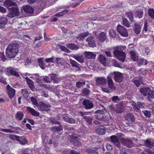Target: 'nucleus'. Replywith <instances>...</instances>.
<instances>
[{
  "mask_svg": "<svg viewBox=\"0 0 154 154\" xmlns=\"http://www.w3.org/2000/svg\"><path fill=\"white\" fill-rule=\"evenodd\" d=\"M89 91L86 88L82 90L83 94L85 95H87L89 94Z\"/></svg>",
  "mask_w": 154,
  "mask_h": 154,
  "instance_id": "774afa93",
  "label": "nucleus"
},
{
  "mask_svg": "<svg viewBox=\"0 0 154 154\" xmlns=\"http://www.w3.org/2000/svg\"><path fill=\"white\" fill-rule=\"evenodd\" d=\"M89 46L91 47H94L96 46L94 39L93 37H90L86 40Z\"/></svg>",
  "mask_w": 154,
  "mask_h": 154,
  "instance_id": "4468645a",
  "label": "nucleus"
},
{
  "mask_svg": "<svg viewBox=\"0 0 154 154\" xmlns=\"http://www.w3.org/2000/svg\"><path fill=\"white\" fill-rule=\"evenodd\" d=\"M106 128L103 125L99 126L98 127L96 130V131L97 133L99 134L103 135L105 133Z\"/></svg>",
  "mask_w": 154,
  "mask_h": 154,
  "instance_id": "4be33fe9",
  "label": "nucleus"
},
{
  "mask_svg": "<svg viewBox=\"0 0 154 154\" xmlns=\"http://www.w3.org/2000/svg\"><path fill=\"white\" fill-rule=\"evenodd\" d=\"M24 116L23 112L21 111H18L15 115V118L17 120L20 121L23 119Z\"/></svg>",
  "mask_w": 154,
  "mask_h": 154,
  "instance_id": "7c9ffc66",
  "label": "nucleus"
},
{
  "mask_svg": "<svg viewBox=\"0 0 154 154\" xmlns=\"http://www.w3.org/2000/svg\"><path fill=\"white\" fill-rule=\"evenodd\" d=\"M11 11L8 16L11 18L17 16L19 14V9L17 7L11 8L10 9Z\"/></svg>",
  "mask_w": 154,
  "mask_h": 154,
  "instance_id": "0eeeda50",
  "label": "nucleus"
},
{
  "mask_svg": "<svg viewBox=\"0 0 154 154\" xmlns=\"http://www.w3.org/2000/svg\"><path fill=\"white\" fill-rule=\"evenodd\" d=\"M79 139L77 137L74 136L72 138L71 141L75 145L79 146L81 145V143Z\"/></svg>",
  "mask_w": 154,
  "mask_h": 154,
  "instance_id": "c9c22d12",
  "label": "nucleus"
},
{
  "mask_svg": "<svg viewBox=\"0 0 154 154\" xmlns=\"http://www.w3.org/2000/svg\"><path fill=\"white\" fill-rule=\"evenodd\" d=\"M63 119L70 123H73L75 122L74 119L70 118L68 115L66 114H63L62 116Z\"/></svg>",
  "mask_w": 154,
  "mask_h": 154,
  "instance_id": "412c9836",
  "label": "nucleus"
},
{
  "mask_svg": "<svg viewBox=\"0 0 154 154\" xmlns=\"http://www.w3.org/2000/svg\"><path fill=\"white\" fill-rule=\"evenodd\" d=\"M131 58L134 61H136L138 59V54L136 53L134 51H131L130 52Z\"/></svg>",
  "mask_w": 154,
  "mask_h": 154,
  "instance_id": "2f4dec72",
  "label": "nucleus"
},
{
  "mask_svg": "<svg viewBox=\"0 0 154 154\" xmlns=\"http://www.w3.org/2000/svg\"><path fill=\"white\" fill-rule=\"evenodd\" d=\"M149 15L152 18H154V10L153 8H149L148 10Z\"/></svg>",
  "mask_w": 154,
  "mask_h": 154,
  "instance_id": "c03bdc74",
  "label": "nucleus"
},
{
  "mask_svg": "<svg viewBox=\"0 0 154 154\" xmlns=\"http://www.w3.org/2000/svg\"><path fill=\"white\" fill-rule=\"evenodd\" d=\"M111 99L114 102H116L120 100V99L119 98L118 96H115L112 97Z\"/></svg>",
  "mask_w": 154,
  "mask_h": 154,
  "instance_id": "603ef678",
  "label": "nucleus"
},
{
  "mask_svg": "<svg viewBox=\"0 0 154 154\" xmlns=\"http://www.w3.org/2000/svg\"><path fill=\"white\" fill-rule=\"evenodd\" d=\"M15 4V3L12 2L11 0H6L4 3V5L5 6H10Z\"/></svg>",
  "mask_w": 154,
  "mask_h": 154,
  "instance_id": "58836bf2",
  "label": "nucleus"
},
{
  "mask_svg": "<svg viewBox=\"0 0 154 154\" xmlns=\"http://www.w3.org/2000/svg\"><path fill=\"white\" fill-rule=\"evenodd\" d=\"M85 84V82H78L76 83V85L77 87L79 88L84 85Z\"/></svg>",
  "mask_w": 154,
  "mask_h": 154,
  "instance_id": "680f3d73",
  "label": "nucleus"
},
{
  "mask_svg": "<svg viewBox=\"0 0 154 154\" xmlns=\"http://www.w3.org/2000/svg\"><path fill=\"white\" fill-rule=\"evenodd\" d=\"M8 20L6 17H1L0 18V28H4Z\"/></svg>",
  "mask_w": 154,
  "mask_h": 154,
  "instance_id": "b1692460",
  "label": "nucleus"
},
{
  "mask_svg": "<svg viewBox=\"0 0 154 154\" xmlns=\"http://www.w3.org/2000/svg\"><path fill=\"white\" fill-rule=\"evenodd\" d=\"M126 16L129 18L130 21L131 22H132L133 21V17L132 12L131 11L127 12H126Z\"/></svg>",
  "mask_w": 154,
  "mask_h": 154,
  "instance_id": "37998d69",
  "label": "nucleus"
},
{
  "mask_svg": "<svg viewBox=\"0 0 154 154\" xmlns=\"http://www.w3.org/2000/svg\"><path fill=\"white\" fill-rule=\"evenodd\" d=\"M83 118L88 123H90L92 121V119L88 116H85L83 117Z\"/></svg>",
  "mask_w": 154,
  "mask_h": 154,
  "instance_id": "3c124183",
  "label": "nucleus"
},
{
  "mask_svg": "<svg viewBox=\"0 0 154 154\" xmlns=\"http://www.w3.org/2000/svg\"><path fill=\"white\" fill-rule=\"evenodd\" d=\"M51 79L52 80H53L54 82L55 83L57 82V78L56 75L55 74H52L51 76Z\"/></svg>",
  "mask_w": 154,
  "mask_h": 154,
  "instance_id": "8fccbe9b",
  "label": "nucleus"
},
{
  "mask_svg": "<svg viewBox=\"0 0 154 154\" xmlns=\"http://www.w3.org/2000/svg\"><path fill=\"white\" fill-rule=\"evenodd\" d=\"M126 47L125 46H120L117 47L114 51L115 56L120 61L122 62L125 61V54L124 52Z\"/></svg>",
  "mask_w": 154,
  "mask_h": 154,
  "instance_id": "20e7f679",
  "label": "nucleus"
},
{
  "mask_svg": "<svg viewBox=\"0 0 154 154\" xmlns=\"http://www.w3.org/2000/svg\"><path fill=\"white\" fill-rule=\"evenodd\" d=\"M87 151L89 154H99L97 152H96L90 149H87Z\"/></svg>",
  "mask_w": 154,
  "mask_h": 154,
  "instance_id": "0e129e2a",
  "label": "nucleus"
},
{
  "mask_svg": "<svg viewBox=\"0 0 154 154\" xmlns=\"http://www.w3.org/2000/svg\"><path fill=\"white\" fill-rule=\"evenodd\" d=\"M142 82V81L140 79L136 80H135L134 82V84L137 87L139 86L141 84Z\"/></svg>",
  "mask_w": 154,
  "mask_h": 154,
  "instance_id": "864d4df0",
  "label": "nucleus"
},
{
  "mask_svg": "<svg viewBox=\"0 0 154 154\" xmlns=\"http://www.w3.org/2000/svg\"><path fill=\"white\" fill-rule=\"evenodd\" d=\"M26 109L27 111L33 116H37L39 114L38 112L36 111L34 109L30 107H27Z\"/></svg>",
  "mask_w": 154,
  "mask_h": 154,
  "instance_id": "6ab92c4d",
  "label": "nucleus"
},
{
  "mask_svg": "<svg viewBox=\"0 0 154 154\" xmlns=\"http://www.w3.org/2000/svg\"><path fill=\"white\" fill-rule=\"evenodd\" d=\"M69 62L73 67H78L79 64L78 63L75 61L72 60L71 59H69Z\"/></svg>",
  "mask_w": 154,
  "mask_h": 154,
  "instance_id": "79ce46f5",
  "label": "nucleus"
},
{
  "mask_svg": "<svg viewBox=\"0 0 154 154\" xmlns=\"http://www.w3.org/2000/svg\"><path fill=\"white\" fill-rule=\"evenodd\" d=\"M148 97L149 100L153 99L154 98V91L151 90L150 89L148 93Z\"/></svg>",
  "mask_w": 154,
  "mask_h": 154,
  "instance_id": "a19ab883",
  "label": "nucleus"
},
{
  "mask_svg": "<svg viewBox=\"0 0 154 154\" xmlns=\"http://www.w3.org/2000/svg\"><path fill=\"white\" fill-rule=\"evenodd\" d=\"M117 30L119 33L123 37H127L128 35L127 31L125 28L123 26L118 25L117 28Z\"/></svg>",
  "mask_w": 154,
  "mask_h": 154,
  "instance_id": "6e6552de",
  "label": "nucleus"
},
{
  "mask_svg": "<svg viewBox=\"0 0 154 154\" xmlns=\"http://www.w3.org/2000/svg\"><path fill=\"white\" fill-rule=\"evenodd\" d=\"M150 88H141L140 90V93L144 96H146L147 93H148Z\"/></svg>",
  "mask_w": 154,
  "mask_h": 154,
  "instance_id": "f704fd0d",
  "label": "nucleus"
},
{
  "mask_svg": "<svg viewBox=\"0 0 154 154\" xmlns=\"http://www.w3.org/2000/svg\"><path fill=\"white\" fill-rule=\"evenodd\" d=\"M83 104L86 109H89L93 107V104L89 100H84L83 102Z\"/></svg>",
  "mask_w": 154,
  "mask_h": 154,
  "instance_id": "2eb2a0df",
  "label": "nucleus"
},
{
  "mask_svg": "<svg viewBox=\"0 0 154 154\" xmlns=\"http://www.w3.org/2000/svg\"><path fill=\"white\" fill-rule=\"evenodd\" d=\"M137 62H138V64L139 65L142 64L144 61H145L146 62L145 64L146 65L147 64V63L146 61V60H145L138 58V59H137Z\"/></svg>",
  "mask_w": 154,
  "mask_h": 154,
  "instance_id": "bf43d9fd",
  "label": "nucleus"
},
{
  "mask_svg": "<svg viewBox=\"0 0 154 154\" xmlns=\"http://www.w3.org/2000/svg\"><path fill=\"white\" fill-rule=\"evenodd\" d=\"M66 47L71 49L77 50L79 49L78 46L73 44H69L66 45Z\"/></svg>",
  "mask_w": 154,
  "mask_h": 154,
  "instance_id": "e433bc0d",
  "label": "nucleus"
},
{
  "mask_svg": "<svg viewBox=\"0 0 154 154\" xmlns=\"http://www.w3.org/2000/svg\"><path fill=\"white\" fill-rule=\"evenodd\" d=\"M122 22L123 25L127 27H129L130 26L129 22L126 18L123 19Z\"/></svg>",
  "mask_w": 154,
  "mask_h": 154,
  "instance_id": "a18cd8bd",
  "label": "nucleus"
},
{
  "mask_svg": "<svg viewBox=\"0 0 154 154\" xmlns=\"http://www.w3.org/2000/svg\"><path fill=\"white\" fill-rule=\"evenodd\" d=\"M19 45L15 43L10 44L6 49V56L9 58L14 57L20 50Z\"/></svg>",
  "mask_w": 154,
  "mask_h": 154,
  "instance_id": "f257e3e1",
  "label": "nucleus"
},
{
  "mask_svg": "<svg viewBox=\"0 0 154 154\" xmlns=\"http://www.w3.org/2000/svg\"><path fill=\"white\" fill-rule=\"evenodd\" d=\"M0 82L3 83L5 85H6L7 83L6 81V78L3 76H0Z\"/></svg>",
  "mask_w": 154,
  "mask_h": 154,
  "instance_id": "13d9d810",
  "label": "nucleus"
},
{
  "mask_svg": "<svg viewBox=\"0 0 154 154\" xmlns=\"http://www.w3.org/2000/svg\"><path fill=\"white\" fill-rule=\"evenodd\" d=\"M114 74V79L115 81L117 82H121L122 79L123 75L122 74L119 72H115Z\"/></svg>",
  "mask_w": 154,
  "mask_h": 154,
  "instance_id": "1a4fd4ad",
  "label": "nucleus"
},
{
  "mask_svg": "<svg viewBox=\"0 0 154 154\" xmlns=\"http://www.w3.org/2000/svg\"><path fill=\"white\" fill-rule=\"evenodd\" d=\"M89 35L88 32H84L83 33H80L78 35L77 37V39L79 40H82L84 38Z\"/></svg>",
  "mask_w": 154,
  "mask_h": 154,
  "instance_id": "473e14b6",
  "label": "nucleus"
},
{
  "mask_svg": "<svg viewBox=\"0 0 154 154\" xmlns=\"http://www.w3.org/2000/svg\"><path fill=\"white\" fill-rule=\"evenodd\" d=\"M22 93L24 97H26L28 95V91L26 89H22Z\"/></svg>",
  "mask_w": 154,
  "mask_h": 154,
  "instance_id": "052dcab7",
  "label": "nucleus"
},
{
  "mask_svg": "<svg viewBox=\"0 0 154 154\" xmlns=\"http://www.w3.org/2000/svg\"><path fill=\"white\" fill-rule=\"evenodd\" d=\"M153 150L154 151V148L152 150L146 149L145 151L148 154H154Z\"/></svg>",
  "mask_w": 154,
  "mask_h": 154,
  "instance_id": "338daca9",
  "label": "nucleus"
},
{
  "mask_svg": "<svg viewBox=\"0 0 154 154\" xmlns=\"http://www.w3.org/2000/svg\"><path fill=\"white\" fill-rule=\"evenodd\" d=\"M38 63H39V65L41 68L42 69H44L45 68L44 64H43L44 62L41 59H39L38 60Z\"/></svg>",
  "mask_w": 154,
  "mask_h": 154,
  "instance_id": "5fc2aeb1",
  "label": "nucleus"
},
{
  "mask_svg": "<svg viewBox=\"0 0 154 154\" xmlns=\"http://www.w3.org/2000/svg\"><path fill=\"white\" fill-rule=\"evenodd\" d=\"M121 141L123 144L128 147H131L132 146L131 141L128 139L122 138Z\"/></svg>",
  "mask_w": 154,
  "mask_h": 154,
  "instance_id": "ddd939ff",
  "label": "nucleus"
},
{
  "mask_svg": "<svg viewBox=\"0 0 154 154\" xmlns=\"http://www.w3.org/2000/svg\"><path fill=\"white\" fill-rule=\"evenodd\" d=\"M61 126L58 127H54L52 128V131H61L62 130Z\"/></svg>",
  "mask_w": 154,
  "mask_h": 154,
  "instance_id": "e2e57ef3",
  "label": "nucleus"
},
{
  "mask_svg": "<svg viewBox=\"0 0 154 154\" xmlns=\"http://www.w3.org/2000/svg\"><path fill=\"white\" fill-rule=\"evenodd\" d=\"M125 119L130 122H133L135 121V118L133 114L128 113L125 116Z\"/></svg>",
  "mask_w": 154,
  "mask_h": 154,
  "instance_id": "bb28decb",
  "label": "nucleus"
},
{
  "mask_svg": "<svg viewBox=\"0 0 154 154\" xmlns=\"http://www.w3.org/2000/svg\"><path fill=\"white\" fill-rule=\"evenodd\" d=\"M1 131H2L8 133H13L15 132V131L9 129H1Z\"/></svg>",
  "mask_w": 154,
  "mask_h": 154,
  "instance_id": "6e6d98bb",
  "label": "nucleus"
},
{
  "mask_svg": "<svg viewBox=\"0 0 154 154\" xmlns=\"http://www.w3.org/2000/svg\"><path fill=\"white\" fill-rule=\"evenodd\" d=\"M25 79L27 81V84L30 88L32 90L34 91L35 89L33 85V81L27 77H26Z\"/></svg>",
  "mask_w": 154,
  "mask_h": 154,
  "instance_id": "a878e982",
  "label": "nucleus"
},
{
  "mask_svg": "<svg viewBox=\"0 0 154 154\" xmlns=\"http://www.w3.org/2000/svg\"><path fill=\"white\" fill-rule=\"evenodd\" d=\"M142 25L134 23V30L137 35H138L140 32V29L142 27Z\"/></svg>",
  "mask_w": 154,
  "mask_h": 154,
  "instance_id": "393cba45",
  "label": "nucleus"
},
{
  "mask_svg": "<svg viewBox=\"0 0 154 154\" xmlns=\"http://www.w3.org/2000/svg\"><path fill=\"white\" fill-rule=\"evenodd\" d=\"M109 33L110 36L113 38H115L116 36V33L115 31L113 29L110 30Z\"/></svg>",
  "mask_w": 154,
  "mask_h": 154,
  "instance_id": "49530a36",
  "label": "nucleus"
},
{
  "mask_svg": "<svg viewBox=\"0 0 154 154\" xmlns=\"http://www.w3.org/2000/svg\"><path fill=\"white\" fill-rule=\"evenodd\" d=\"M145 116L146 117H149L151 116L150 112L149 111L146 110L143 111Z\"/></svg>",
  "mask_w": 154,
  "mask_h": 154,
  "instance_id": "69168bd1",
  "label": "nucleus"
},
{
  "mask_svg": "<svg viewBox=\"0 0 154 154\" xmlns=\"http://www.w3.org/2000/svg\"><path fill=\"white\" fill-rule=\"evenodd\" d=\"M70 57L73 58L77 61L81 63H83L84 62L83 57L82 55H79L77 54L70 55Z\"/></svg>",
  "mask_w": 154,
  "mask_h": 154,
  "instance_id": "dca6fc26",
  "label": "nucleus"
},
{
  "mask_svg": "<svg viewBox=\"0 0 154 154\" xmlns=\"http://www.w3.org/2000/svg\"><path fill=\"white\" fill-rule=\"evenodd\" d=\"M110 139L112 142L114 143L117 146H119V142L117 137L115 135H112L110 137Z\"/></svg>",
  "mask_w": 154,
  "mask_h": 154,
  "instance_id": "c85d7f7f",
  "label": "nucleus"
},
{
  "mask_svg": "<svg viewBox=\"0 0 154 154\" xmlns=\"http://www.w3.org/2000/svg\"><path fill=\"white\" fill-rule=\"evenodd\" d=\"M114 109L116 112L117 113H121L124 110V106L121 104H119L116 105Z\"/></svg>",
  "mask_w": 154,
  "mask_h": 154,
  "instance_id": "aec40b11",
  "label": "nucleus"
},
{
  "mask_svg": "<svg viewBox=\"0 0 154 154\" xmlns=\"http://www.w3.org/2000/svg\"><path fill=\"white\" fill-rule=\"evenodd\" d=\"M106 58L104 55L101 54L99 56V60L100 62L104 65L106 64Z\"/></svg>",
  "mask_w": 154,
  "mask_h": 154,
  "instance_id": "ea45409f",
  "label": "nucleus"
},
{
  "mask_svg": "<svg viewBox=\"0 0 154 154\" xmlns=\"http://www.w3.org/2000/svg\"><path fill=\"white\" fill-rule=\"evenodd\" d=\"M31 100L33 104L35 105L38 107V103L37 102L36 99L33 97H31Z\"/></svg>",
  "mask_w": 154,
  "mask_h": 154,
  "instance_id": "de8ad7c7",
  "label": "nucleus"
},
{
  "mask_svg": "<svg viewBox=\"0 0 154 154\" xmlns=\"http://www.w3.org/2000/svg\"><path fill=\"white\" fill-rule=\"evenodd\" d=\"M21 10L23 13L31 14L33 12V10L30 6L26 5L21 8Z\"/></svg>",
  "mask_w": 154,
  "mask_h": 154,
  "instance_id": "f8f14e48",
  "label": "nucleus"
},
{
  "mask_svg": "<svg viewBox=\"0 0 154 154\" xmlns=\"http://www.w3.org/2000/svg\"><path fill=\"white\" fill-rule=\"evenodd\" d=\"M19 45L15 43L10 44L6 49V56L9 58L14 57L20 50Z\"/></svg>",
  "mask_w": 154,
  "mask_h": 154,
  "instance_id": "7ed1b4c3",
  "label": "nucleus"
},
{
  "mask_svg": "<svg viewBox=\"0 0 154 154\" xmlns=\"http://www.w3.org/2000/svg\"><path fill=\"white\" fill-rule=\"evenodd\" d=\"M99 39L101 42L106 41L107 42L106 34L105 33L102 32L100 33L99 35Z\"/></svg>",
  "mask_w": 154,
  "mask_h": 154,
  "instance_id": "72a5a7b5",
  "label": "nucleus"
},
{
  "mask_svg": "<svg viewBox=\"0 0 154 154\" xmlns=\"http://www.w3.org/2000/svg\"><path fill=\"white\" fill-rule=\"evenodd\" d=\"M54 57H51L50 58H46L45 59V61L47 63H52L54 62Z\"/></svg>",
  "mask_w": 154,
  "mask_h": 154,
  "instance_id": "4d7b16f0",
  "label": "nucleus"
},
{
  "mask_svg": "<svg viewBox=\"0 0 154 154\" xmlns=\"http://www.w3.org/2000/svg\"><path fill=\"white\" fill-rule=\"evenodd\" d=\"M51 106L48 103L40 102L38 103V108L40 110L47 111L50 109Z\"/></svg>",
  "mask_w": 154,
  "mask_h": 154,
  "instance_id": "423d86ee",
  "label": "nucleus"
},
{
  "mask_svg": "<svg viewBox=\"0 0 154 154\" xmlns=\"http://www.w3.org/2000/svg\"><path fill=\"white\" fill-rule=\"evenodd\" d=\"M153 140H147L145 142V145L147 147L151 148L153 147Z\"/></svg>",
  "mask_w": 154,
  "mask_h": 154,
  "instance_id": "4c0bfd02",
  "label": "nucleus"
},
{
  "mask_svg": "<svg viewBox=\"0 0 154 154\" xmlns=\"http://www.w3.org/2000/svg\"><path fill=\"white\" fill-rule=\"evenodd\" d=\"M112 73H110L107 77V81L109 87L112 89H115V87L114 85L112 79Z\"/></svg>",
  "mask_w": 154,
  "mask_h": 154,
  "instance_id": "9b49d317",
  "label": "nucleus"
},
{
  "mask_svg": "<svg viewBox=\"0 0 154 154\" xmlns=\"http://www.w3.org/2000/svg\"><path fill=\"white\" fill-rule=\"evenodd\" d=\"M143 11L140 10H136L134 13V16L135 17L139 19L143 17Z\"/></svg>",
  "mask_w": 154,
  "mask_h": 154,
  "instance_id": "5701e85b",
  "label": "nucleus"
},
{
  "mask_svg": "<svg viewBox=\"0 0 154 154\" xmlns=\"http://www.w3.org/2000/svg\"><path fill=\"white\" fill-rule=\"evenodd\" d=\"M6 87L9 97L10 99H12L15 94V90L8 85H7Z\"/></svg>",
  "mask_w": 154,
  "mask_h": 154,
  "instance_id": "9d476101",
  "label": "nucleus"
},
{
  "mask_svg": "<svg viewBox=\"0 0 154 154\" xmlns=\"http://www.w3.org/2000/svg\"><path fill=\"white\" fill-rule=\"evenodd\" d=\"M104 111L102 110H98L95 111V116L96 118L98 120H100L103 118Z\"/></svg>",
  "mask_w": 154,
  "mask_h": 154,
  "instance_id": "a211bd4d",
  "label": "nucleus"
},
{
  "mask_svg": "<svg viewBox=\"0 0 154 154\" xmlns=\"http://www.w3.org/2000/svg\"><path fill=\"white\" fill-rule=\"evenodd\" d=\"M57 63L58 64H60L62 65L64 62V59L62 58H56Z\"/></svg>",
  "mask_w": 154,
  "mask_h": 154,
  "instance_id": "09e8293b",
  "label": "nucleus"
},
{
  "mask_svg": "<svg viewBox=\"0 0 154 154\" xmlns=\"http://www.w3.org/2000/svg\"><path fill=\"white\" fill-rule=\"evenodd\" d=\"M85 56L86 57L89 59H94L96 55L91 52H85Z\"/></svg>",
  "mask_w": 154,
  "mask_h": 154,
  "instance_id": "cd10ccee",
  "label": "nucleus"
},
{
  "mask_svg": "<svg viewBox=\"0 0 154 154\" xmlns=\"http://www.w3.org/2000/svg\"><path fill=\"white\" fill-rule=\"evenodd\" d=\"M143 105V104L142 103H137V104L135 103H133L132 105L134 109L137 111L140 109V108L142 109L144 108Z\"/></svg>",
  "mask_w": 154,
  "mask_h": 154,
  "instance_id": "c756f323",
  "label": "nucleus"
},
{
  "mask_svg": "<svg viewBox=\"0 0 154 154\" xmlns=\"http://www.w3.org/2000/svg\"><path fill=\"white\" fill-rule=\"evenodd\" d=\"M0 71L2 72H4L7 75H9L10 73L11 75L19 77V75L15 70V69L13 68L10 67L7 68L4 67L2 68Z\"/></svg>",
  "mask_w": 154,
  "mask_h": 154,
  "instance_id": "39448f33",
  "label": "nucleus"
},
{
  "mask_svg": "<svg viewBox=\"0 0 154 154\" xmlns=\"http://www.w3.org/2000/svg\"><path fill=\"white\" fill-rule=\"evenodd\" d=\"M19 45L15 43L10 44L6 49V56L9 58L14 57L20 50Z\"/></svg>",
  "mask_w": 154,
  "mask_h": 154,
  "instance_id": "f03ea898",
  "label": "nucleus"
},
{
  "mask_svg": "<svg viewBox=\"0 0 154 154\" xmlns=\"http://www.w3.org/2000/svg\"><path fill=\"white\" fill-rule=\"evenodd\" d=\"M97 85H104L106 84V79L103 77H98L96 80Z\"/></svg>",
  "mask_w": 154,
  "mask_h": 154,
  "instance_id": "f3484780",
  "label": "nucleus"
}]
</instances>
